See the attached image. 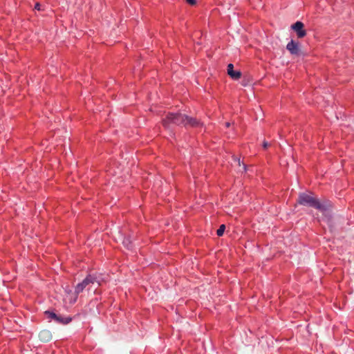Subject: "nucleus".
Segmentation results:
<instances>
[{
    "instance_id": "nucleus-1",
    "label": "nucleus",
    "mask_w": 354,
    "mask_h": 354,
    "mask_svg": "<svg viewBox=\"0 0 354 354\" xmlns=\"http://www.w3.org/2000/svg\"><path fill=\"white\" fill-rule=\"evenodd\" d=\"M103 281L104 279L100 275L88 274L81 283L77 284L75 288L74 297L70 299V302L75 303L77 301V295L86 288L88 292H95Z\"/></svg>"
},
{
    "instance_id": "nucleus-2",
    "label": "nucleus",
    "mask_w": 354,
    "mask_h": 354,
    "mask_svg": "<svg viewBox=\"0 0 354 354\" xmlns=\"http://www.w3.org/2000/svg\"><path fill=\"white\" fill-rule=\"evenodd\" d=\"M162 124L164 127L169 128L171 124L176 125L183 124L185 127L187 125L198 127L201 124V122L196 118L188 117L181 113H169L166 118L162 120Z\"/></svg>"
},
{
    "instance_id": "nucleus-3",
    "label": "nucleus",
    "mask_w": 354,
    "mask_h": 354,
    "mask_svg": "<svg viewBox=\"0 0 354 354\" xmlns=\"http://www.w3.org/2000/svg\"><path fill=\"white\" fill-rule=\"evenodd\" d=\"M299 203L301 205L313 207L319 210H325L326 207L319 201L306 194H301L299 197Z\"/></svg>"
},
{
    "instance_id": "nucleus-4",
    "label": "nucleus",
    "mask_w": 354,
    "mask_h": 354,
    "mask_svg": "<svg viewBox=\"0 0 354 354\" xmlns=\"http://www.w3.org/2000/svg\"><path fill=\"white\" fill-rule=\"evenodd\" d=\"M290 29L295 34L296 37L299 39L304 38L307 32L304 28V24L300 21H297L290 26Z\"/></svg>"
},
{
    "instance_id": "nucleus-5",
    "label": "nucleus",
    "mask_w": 354,
    "mask_h": 354,
    "mask_svg": "<svg viewBox=\"0 0 354 354\" xmlns=\"http://www.w3.org/2000/svg\"><path fill=\"white\" fill-rule=\"evenodd\" d=\"M289 52L294 55L296 56H304V54L302 52L300 44L298 41H295L293 39H291L290 41H289Z\"/></svg>"
},
{
    "instance_id": "nucleus-6",
    "label": "nucleus",
    "mask_w": 354,
    "mask_h": 354,
    "mask_svg": "<svg viewBox=\"0 0 354 354\" xmlns=\"http://www.w3.org/2000/svg\"><path fill=\"white\" fill-rule=\"evenodd\" d=\"M45 314L48 315V318H50L59 324H66L71 321V317H63L61 315H58L53 312L46 311Z\"/></svg>"
},
{
    "instance_id": "nucleus-7",
    "label": "nucleus",
    "mask_w": 354,
    "mask_h": 354,
    "mask_svg": "<svg viewBox=\"0 0 354 354\" xmlns=\"http://www.w3.org/2000/svg\"><path fill=\"white\" fill-rule=\"evenodd\" d=\"M227 75L233 80H239L241 77V72L240 71H234V65L229 64L227 68Z\"/></svg>"
},
{
    "instance_id": "nucleus-8",
    "label": "nucleus",
    "mask_w": 354,
    "mask_h": 354,
    "mask_svg": "<svg viewBox=\"0 0 354 354\" xmlns=\"http://www.w3.org/2000/svg\"><path fill=\"white\" fill-rule=\"evenodd\" d=\"M39 339L43 342H48L52 339V334L48 330H42L38 335Z\"/></svg>"
},
{
    "instance_id": "nucleus-9",
    "label": "nucleus",
    "mask_w": 354,
    "mask_h": 354,
    "mask_svg": "<svg viewBox=\"0 0 354 354\" xmlns=\"http://www.w3.org/2000/svg\"><path fill=\"white\" fill-rule=\"evenodd\" d=\"M225 225H221L219 228L216 231V234L218 236H221L224 232H225Z\"/></svg>"
},
{
    "instance_id": "nucleus-10",
    "label": "nucleus",
    "mask_w": 354,
    "mask_h": 354,
    "mask_svg": "<svg viewBox=\"0 0 354 354\" xmlns=\"http://www.w3.org/2000/svg\"><path fill=\"white\" fill-rule=\"evenodd\" d=\"M123 243L127 248H129L131 245V241L129 239H126L124 240Z\"/></svg>"
},
{
    "instance_id": "nucleus-11",
    "label": "nucleus",
    "mask_w": 354,
    "mask_h": 354,
    "mask_svg": "<svg viewBox=\"0 0 354 354\" xmlns=\"http://www.w3.org/2000/svg\"><path fill=\"white\" fill-rule=\"evenodd\" d=\"M233 160H234V162H237V164H238V165H239V167H241V160H240V158H238V157H236V156H233Z\"/></svg>"
},
{
    "instance_id": "nucleus-12",
    "label": "nucleus",
    "mask_w": 354,
    "mask_h": 354,
    "mask_svg": "<svg viewBox=\"0 0 354 354\" xmlns=\"http://www.w3.org/2000/svg\"><path fill=\"white\" fill-rule=\"evenodd\" d=\"M186 1H187L189 4H190V5H192V6L195 5V4H196V0H186Z\"/></svg>"
},
{
    "instance_id": "nucleus-13",
    "label": "nucleus",
    "mask_w": 354,
    "mask_h": 354,
    "mask_svg": "<svg viewBox=\"0 0 354 354\" xmlns=\"http://www.w3.org/2000/svg\"><path fill=\"white\" fill-rule=\"evenodd\" d=\"M268 146H269V144H268V142L264 141V142H263V147L264 149H267Z\"/></svg>"
},
{
    "instance_id": "nucleus-14",
    "label": "nucleus",
    "mask_w": 354,
    "mask_h": 354,
    "mask_svg": "<svg viewBox=\"0 0 354 354\" xmlns=\"http://www.w3.org/2000/svg\"><path fill=\"white\" fill-rule=\"evenodd\" d=\"M40 7H41V5H40L39 3H37L35 4V9H37V10H40V9H41V8H40Z\"/></svg>"
},
{
    "instance_id": "nucleus-15",
    "label": "nucleus",
    "mask_w": 354,
    "mask_h": 354,
    "mask_svg": "<svg viewBox=\"0 0 354 354\" xmlns=\"http://www.w3.org/2000/svg\"><path fill=\"white\" fill-rule=\"evenodd\" d=\"M230 126V122H226L225 123V127H229Z\"/></svg>"
},
{
    "instance_id": "nucleus-16",
    "label": "nucleus",
    "mask_w": 354,
    "mask_h": 354,
    "mask_svg": "<svg viewBox=\"0 0 354 354\" xmlns=\"http://www.w3.org/2000/svg\"><path fill=\"white\" fill-rule=\"evenodd\" d=\"M243 171L246 170V165L245 164H243Z\"/></svg>"
}]
</instances>
